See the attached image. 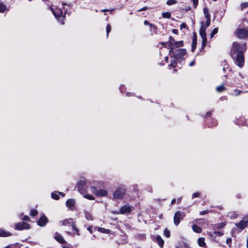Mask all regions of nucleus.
Returning a JSON list of instances; mask_svg holds the SVG:
<instances>
[{"mask_svg":"<svg viewBox=\"0 0 248 248\" xmlns=\"http://www.w3.org/2000/svg\"><path fill=\"white\" fill-rule=\"evenodd\" d=\"M108 10H107V9H104V10H102L101 11L102 12H106V11H108Z\"/></svg>","mask_w":248,"mask_h":248,"instance_id":"56","label":"nucleus"},{"mask_svg":"<svg viewBox=\"0 0 248 248\" xmlns=\"http://www.w3.org/2000/svg\"><path fill=\"white\" fill-rule=\"evenodd\" d=\"M162 44L163 45H164V46H165V44H166V43H163H163H162Z\"/></svg>","mask_w":248,"mask_h":248,"instance_id":"59","label":"nucleus"},{"mask_svg":"<svg viewBox=\"0 0 248 248\" xmlns=\"http://www.w3.org/2000/svg\"><path fill=\"white\" fill-rule=\"evenodd\" d=\"M203 13L204 16L206 18L207 20L205 22V24H204L203 21H201L200 23L201 28L200 30V35L202 39L201 49H203L206 45L207 38L206 30V28L210 26L211 21L210 15L209 13L208 9L206 7L203 8Z\"/></svg>","mask_w":248,"mask_h":248,"instance_id":"2","label":"nucleus"},{"mask_svg":"<svg viewBox=\"0 0 248 248\" xmlns=\"http://www.w3.org/2000/svg\"><path fill=\"white\" fill-rule=\"evenodd\" d=\"M58 12L60 13L61 14H62V11L61 9H58Z\"/></svg>","mask_w":248,"mask_h":248,"instance_id":"57","label":"nucleus"},{"mask_svg":"<svg viewBox=\"0 0 248 248\" xmlns=\"http://www.w3.org/2000/svg\"><path fill=\"white\" fill-rule=\"evenodd\" d=\"M192 228L193 231L196 233H201L202 232V228L196 225H193Z\"/></svg>","mask_w":248,"mask_h":248,"instance_id":"17","label":"nucleus"},{"mask_svg":"<svg viewBox=\"0 0 248 248\" xmlns=\"http://www.w3.org/2000/svg\"><path fill=\"white\" fill-rule=\"evenodd\" d=\"M67 232V233H70V232H69L68 231H67V232Z\"/></svg>","mask_w":248,"mask_h":248,"instance_id":"62","label":"nucleus"},{"mask_svg":"<svg viewBox=\"0 0 248 248\" xmlns=\"http://www.w3.org/2000/svg\"><path fill=\"white\" fill-rule=\"evenodd\" d=\"M51 197L55 200H58L59 199V197L56 192H52L51 193Z\"/></svg>","mask_w":248,"mask_h":248,"instance_id":"29","label":"nucleus"},{"mask_svg":"<svg viewBox=\"0 0 248 248\" xmlns=\"http://www.w3.org/2000/svg\"><path fill=\"white\" fill-rule=\"evenodd\" d=\"M91 190L92 191V192L94 193V194H95L96 195H97V193H98V190L97 189V188L94 187V186H92L91 187Z\"/></svg>","mask_w":248,"mask_h":248,"instance_id":"33","label":"nucleus"},{"mask_svg":"<svg viewBox=\"0 0 248 248\" xmlns=\"http://www.w3.org/2000/svg\"><path fill=\"white\" fill-rule=\"evenodd\" d=\"M111 29V26L109 24H108L106 27V32H107V37L108 36V33L110 31Z\"/></svg>","mask_w":248,"mask_h":248,"instance_id":"31","label":"nucleus"},{"mask_svg":"<svg viewBox=\"0 0 248 248\" xmlns=\"http://www.w3.org/2000/svg\"><path fill=\"white\" fill-rule=\"evenodd\" d=\"M84 212H85V218L86 219H87L88 220H93V216L90 213L87 212V211H85Z\"/></svg>","mask_w":248,"mask_h":248,"instance_id":"18","label":"nucleus"},{"mask_svg":"<svg viewBox=\"0 0 248 248\" xmlns=\"http://www.w3.org/2000/svg\"><path fill=\"white\" fill-rule=\"evenodd\" d=\"M6 10V6L3 4L0 3V12H3Z\"/></svg>","mask_w":248,"mask_h":248,"instance_id":"35","label":"nucleus"},{"mask_svg":"<svg viewBox=\"0 0 248 248\" xmlns=\"http://www.w3.org/2000/svg\"><path fill=\"white\" fill-rule=\"evenodd\" d=\"M205 238L204 237H200L198 239V243L199 246L203 248H206V244L205 243Z\"/></svg>","mask_w":248,"mask_h":248,"instance_id":"14","label":"nucleus"},{"mask_svg":"<svg viewBox=\"0 0 248 248\" xmlns=\"http://www.w3.org/2000/svg\"><path fill=\"white\" fill-rule=\"evenodd\" d=\"M218 31V28H216L210 34V38H212L214 37V36L217 33Z\"/></svg>","mask_w":248,"mask_h":248,"instance_id":"28","label":"nucleus"},{"mask_svg":"<svg viewBox=\"0 0 248 248\" xmlns=\"http://www.w3.org/2000/svg\"><path fill=\"white\" fill-rule=\"evenodd\" d=\"M176 47H179L183 46V42L182 41L175 42V44L173 45Z\"/></svg>","mask_w":248,"mask_h":248,"instance_id":"26","label":"nucleus"},{"mask_svg":"<svg viewBox=\"0 0 248 248\" xmlns=\"http://www.w3.org/2000/svg\"><path fill=\"white\" fill-rule=\"evenodd\" d=\"M175 42H176L174 39L173 38L172 36H170L169 37V41L168 42V44L170 46H172V45H174L175 44Z\"/></svg>","mask_w":248,"mask_h":248,"instance_id":"25","label":"nucleus"},{"mask_svg":"<svg viewBox=\"0 0 248 248\" xmlns=\"http://www.w3.org/2000/svg\"><path fill=\"white\" fill-rule=\"evenodd\" d=\"M11 235V233L5 230L0 229V237H7Z\"/></svg>","mask_w":248,"mask_h":248,"instance_id":"15","label":"nucleus"},{"mask_svg":"<svg viewBox=\"0 0 248 248\" xmlns=\"http://www.w3.org/2000/svg\"><path fill=\"white\" fill-rule=\"evenodd\" d=\"M162 16L163 18H170L171 16V14L170 12H168L163 13Z\"/></svg>","mask_w":248,"mask_h":248,"instance_id":"23","label":"nucleus"},{"mask_svg":"<svg viewBox=\"0 0 248 248\" xmlns=\"http://www.w3.org/2000/svg\"><path fill=\"white\" fill-rule=\"evenodd\" d=\"M176 3V1H167V4L168 5H171L175 4Z\"/></svg>","mask_w":248,"mask_h":248,"instance_id":"38","label":"nucleus"},{"mask_svg":"<svg viewBox=\"0 0 248 248\" xmlns=\"http://www.w3.org/2000/svg\"><path fill=\"white\" fill-rule=\"evenodd\" d=\"M126 189L123 186H120L114 192L113 196L115 199H122L125 196Z\"/></svg>","mask_w":248,"mask_h":248,"instance_id":"3","label":"nucleus"},{"mask_svg":"<svg viewBox=\"0 0 248 248\" xmlns=\"http://www.w3.org/2000/svg\"><path fill=\"white\" fill-rule=\"evenodd\" d=\"M107 191L104 189H100L98 190L97 196H104L106 195Z\"/></svg>","mask_w":248,"mask_h":248,"instance_id":"21","label":"nucleus"},{"mask_svg":"<svg viewBox=\"0 0 248 248\" xmlns=\"http://www.w3.org/2000/svg\"><path fill=\"white\" fill-rule=\"evenodd\" d=\"M131 211V207L128 205L122 206L120 211L121 214L129 213Z\"/></svg>","mask_w":248,"mask_h":248,"instance_id":"13","label":"nucleus"},{"mask_svg":"<svg viewBox=\"0 0 248 248\" xmlns=\"http://www.w3.org/2000/svg\"><path fill=\"white\" fill-rule=\"evenodd\" d=\"M62 225L64 226L70 227L72 226L73 229L77 232V234L79 235L78 230L76 227L75 223L73 221V219L69 218L68 219H65L63 221H61Z\"/></svg>","mask_w":248,"mask_h":248,"instance_id":"4","label":"nucleus"},{"mask_svg":"<svg viewBox=\"0 0 248 248\" xmlns=\"http://www.w3.org/2000/svg\"><path fill=\"white\" fill-rule=\"evenodd\" d=\"M247 7H248V2H243L241 4V8L242 10Z\"/></svg>","mask_w":248,"mask_h":248,"instance_id":"34","label":"nucleus"},{"mask_svg":"<svg viewBox=\"0 0 248 248\" xmlns=\"http://www.w3.org/2000/svg\"><path fill=\"white\" fill-rule=\"evenodd\" d=\"M62 4L63 5H65V3H62Z\"/></svg>","mask_w":248,"mask_h":248,"instance_id":"63","label":"nucleus"},{"mask_svg":"<svg viewBox=\"0 0 248 248\" xmlns=\"http://www.w3.org/2000/svg\"><path fill=\"white\" fill-rule=\"evenodd\" d=\"M168 57H166V59H165V61H167L168 60Z\"/></svg>","mask_w":248,"mask_h":248,"instance_id":"61","label":"nucleus"},{"mask_svg":"<svg viewBox=\"0 0 248 248\" xmlns=\"http://www.w3.org/2000/svg\"><path fill=\"white\" fill-rule=\"evenodd\" d=\"M186 11H188L190 10V7H188L186 9H185Z\"/></svg>","mask_w":248,"mask_h":248,"instance_id":"54","label":"nucleus"},{"mask_svg":"<svg viewBox=\"0 0 248 248\" xmlns=\"http://www.w3.org/2000/svg\"><path fill=\"white\" fill-rule=\"evenodd\" d=\"M172 32H173L174 33H175V34H177V32H178V31H177V30L176 29H173V30H172Z\"/></svg>","mask_w":248,"mask_h":248,"instance_id":"50","label":"nucleus"},{"mask_svg":"<svg viewBox=\"0 0 248 248\" xmlns=\"http://www.w3.org/2000/svg\"><path fill=\"white\" fill-rule=\"evenodd\" d=\"M194 64V61H192V62H191L190 63H189V66H193V65Z\"/></svg>","mask_w":248,"mask_h":248,"instance_id":"52","label":"nucleus"},{"mask_svg":"<svg viewBox=\"0 0 248 248\" xmlns=\"http://www.w3.org/2000/svg\"><path fill=\"white\" fill-rule=\"evenodd\" d=\"M172 52L176 58H180L181 56L186 54V51L185 49H178L175 52L173 51V48H171L170 52Z\"/></svg>","mask_w":248,"mask_h":248,"instance_id":"8","label":"nucleus"},{"mask_svg":"<svg viewBox=\"0 0 248 248\" xmlns=\"http://www.w3.org/2000/svg\"><path fill=\"white\" fill-rule=\"evenodd\" d=\"M225 225H226L225 222H221V223L217 224L215 226V227H216V228L219 229L222 228L223 227H224L225 226Z\"/></svg>","mask_w":248,"mask_h":248,"instance_id":"27","label":"nucleus"},{"mask_svg":"<svg viewBox=\"0 0 248 248\" xmlns=\"http://www.w3.org/2000/svg\"><path fill=\"white\" fill-rule=\"evenodd\" d=\"M156 241L161 248H163L164 242L160 236L157 235L156 236Z\"/></svg>","mask_w":248,"mask_h":248,"instance_id":"16","label":"nucleus"},{"mask_svg":"<svg viewBox=\"0 0 248 248\" xmlns=\"http://www.w3.org/2000/svg\"><path fill=\"white\" fill-rule=\"evenodd\" d=\"M181 200V199H178L177 201L178 202H180Z\"/></svg>","mask_w":248,"mask_h":248,"instance_id":"58","label":"nucleus"},{"mask_svg":"<svg viewBox=\"0 0 248 248\" xmlns=\"http://www.w3.org/2000/svg\"><path fill=\"white\" fill-rule=\"evenodd\" d=\"M148 25H149V26H150V27H153V28H155V29H156V27L155 25H153V24H151V23H149V24Z\"/></svg>","mask_w":248,"mask_h":248,"instance_id":"47","label":"nucleus"},{"mask_svg":"<svg viewBox=\"0 0 248 248\" xmlns=\"http://www.w3.org/2000/svg\"><path fill=\"white\" fill-rule=\"evenodd\" d=\"M84 197L90 200H93L94 199L93 196L90 195H84Z\"/></svg>","mask_w":248,"mask_h":248,"instance_id":"37","label":"nucleus"},{"mask_svg":"<svg viewBox=\"0 0 248 248\" xmlns=\"http://www.w3.org/2000/svg\"><path fill=\"white\" fill-rule=\"evenodd\" d=\"M248 225V220H241L239 223H235V226L240 229L243 230Z\"/></svg>","mask_w":248,"mask_h":248,"instance_id":"11","label":"nucleus"},{"mask_svg":"<svg viewBox=\"0 0 248 248\" xmlns=\"http://www.w3.org/2000/svg\"><path fill=\"white\" fill-rule=\"evenodd\" d=\"M186 23L184 22L181 24L180 29L182 30L183 29H184V28H186Z\"/></svg>","mask_w":248,"mask_h":248,"instance_id":"41","label":"nucleus"},{"mask_svg":"<svg viewBox=\"0 0 248 248\" xmlns=\"http://www.w3.org/2000/svg\"><path fill=\"white\" fill-rule=\"evenodd\" d=\"M59 194L63 197L64 196V194L62 192H59Z\"/></svg>","mask_w":248,"mask_h":248,"instance_id":"53","label":"nucleus"},{"mask_svg":"<svg viewBox=\"0 0 248 248\" xmlns=\"http://www.w3.org/2000/svg\"><path fill=\"white\" fill-rule=\"evenodd\" d=\"M214 233L216 235L220 236L223 235L224 233L222 232H218V231H215L214 232Z\"/></svg>","mask_w":248,"mask_h":248,"instance_id":"36","label":"nucleus"},{"mask_svg":"<svg viewBox=\"0 0 248 248\" xmlns=\"http://www.w3.org/2000/svg\"><path fill=\"white\" fill-rule=\"evenodd\" d=\"M67 206L69 207H71L74 205L75 202L72 199H69L66 202Z\"/></svg>","mask_w":248,"mask_h":248,"instance_id":"19","label":"nucleus"},{"mask_svg":"<svg viewBox=\"0 0 248 248\" xmlns=\"http://www.w3.org/2000/svg\"><path fill=\"white\" fill-rule=\"evenodd\" d=\"M209 115H210V113L208 112V113H206V116H208Z\"/></svg>","mask_w":248,"mask_h":248,"instance_id":"60","label":"nucleus"},{"mask_svg":"<svg viewBox=\"0 0 248 248\" xmlns=\"http://www.w3.org/2000/svg\"><path fill=\"white\" fill-rule=\"evenodd\" d=\"M37 214H38L37 211L36 210H34V209L31 210L30 212V215L32 217L35 216L36 215H37Z\"/></svg>","mask_w":248,"mask_h":248,"instance_id":"32","label":"nucleus"},{"mask_svg":"<svg viewBox=\"0 0 248 248\" xmlns=\"http://www.w3.org/2000/svg\"><path fill=\"white\" fill-rule=\"evenodd\" d=\"M52 10V12H53V13L54 14V16H55V17H56V18H58V17H60V15H56V14L54 12V11L53 10Z\"/></svg>","mask_w":248,"mask_h":248,"instance_id":"48","label":"nucleus"},{"mask_svg":"<svg viewBox=\"0 0 248 248\" xmlns=\"http://www.w3.org/2000/svg\"><path fill=\"white\" fill-rule=\"evenodd\" d=\"M193 1L194 5L195 6V7L196 8V7L197 6V5L198 4V1Z\"/></svg>","mask_w":248,"mask_h":248,"instance_id":"46","label":"nucleus"},{"mask_svg":"<svg viewBox=\"0 0 248 248\" xmlns=\"http://www.w3.org/2000/svg\"><path fill=\"white\" fill-rule=\"evenodd\" d=\"M247 248H248V238L247 240Z\"/></svg>","mask_w":248,"mask_h":248,"instance_id":"55","label":"nucleus"},{"mask_svg":"<svg viewBox=\"0 0 248 248\" xmlns=\"http://www.w3.org/2000/svg\"><path fill=\"white\" fill-rule=\"evenodd\" d=\"M185 217V214L179 211L176 212L173 217L174 223L176 226H177L181 220L183 219Z\"/></svg>","mask_w":248,"mask_h":248,"instance_id":"6","label":"nucleus"},{"mask_svg":"<svg viewBox=\"0 0 248 248\" xmlns=\"http://www.w3.org/2000/svg\"><path fill=\"white\" fill-rule=\"evenodd\" d=\"M216 90L218 92H221L225 90H226V88L224 86V85H222L219 86H218L216 88Z\"/></svg>","mask_w":248,"mask_h":248,"instance_id":"24","label":"nucleus"},{"mask_svg":"<svg viewBox=\"0 0 248 248\" xmlns=\"http://www.w3.org/2000/svg\"><path fill=\"white\" fill-rule=\"evenodd\" d=\"M246 44L240 45L234 42L231 50V55L234 63L240 68L243 67L245 62L244 51L246 50Z\"/></svg>","mask_w":248,"mask_h":248,"instance_id":"1","label":"nucleus"},{"mask_svg":"<svg viewBox=\"0 0 248 248\" xmlns=\"http://www.w3.org/2000/svg\"><path fill=\"white\" fill-rule=\"evenodd\" d=\"M175 202H176L175 199H172L171 202V204H173Z\"/></svg>","mask_w":248,"mask_h":248,"instance_id":"51","label":"nucleus"},{"mask_svg":"<svg viewBox=\"0 0 248 248\" xmlns=\"http://www.w3.org/2000/svg\"><path fill=\"white\" fill-rule=\"evenodd\" d=\"M235 33L238 38L244 39L248 36V30L245 29H238Z\"/></svg>","mask_w":248,"mask_h":248,"instance_id":"5","label":"nucleus"},{"mask_svg":"<svg viewBox=\"0 0 248 248\" xmlns=\"http://www.w3.org/2000/svg\"><path fill=\"white\" fill-rule=\"evenodd\" d=\"M87 230L90 232L91 233H93V230L92 229V228L91 227H89L88 228H87Z\"/></svg>","mask_w":248,"mask_h":248,"instance_id":"45","label":"nucleus"},{"mask_svg":"<svg viewBox=\"0 0 248 248\" xmlns=\"http://www.w3.org/2000/svg\"><path fill=\"white\" fill-rule=\"evenodd\" d=\"M197 45V39L196 38H193L192 41V48L191 51L194 52L196 49Z\"/></svg>","mask_w":248,"mask_h":248,"instance_id":"20","label":"nucleus"},{"mask_svg":"<svg viewBox=\"0 0 248 248\" xmlns=\"http://www.w3.org/2000/svg\"><path fill=\"white\" fill-rule=\"evenodd\" d=\"M23 220L25 221H29L30 220V217L27 216H25L23 217Z\"/></svg>","mask_w":248,"mask_h":248,"instance_id":"43","label":"nucleus"},{"mask_svg":"<svg viewBox=\"0 0 248 248\" xmlns=\"http://www.w3.org/2000/svg\"><path fill=\"white\" fill-rule=\"evenodd\" d=\"M164 234L167 237H170V232L167 229H165Z\"/></svg>","mask_w":248,"mask_h":248,"instance_id":"30","label":"nucleus"},{"mask_svg":"<svg viewBox=\"0 0 248 248\" xmlns=\"http://www.w3.org/2000/svg\"><path fill=\"white\" fill-rule=\"evenodd\" d=\"M86 188V182L84 178L81 179L78 184V190L79 192L84 193Z\"/></svg>","mask_w":248,"mask_h":248,"instance_id":"7","label":"nucleus"},{"mask_svg":"<svg viewBox=\"0 0 248 248\" xmlns=\"http://www.w3.org/2000/svg\"><path fill=\"white\" fill-rule=\"evenodd\" d=\"M148 9V8L147 7H144L142 8H141V9H139L138 10V11H145V10H147Z\"/></svg>","mask_w":248,"mask_h":248,"instance_id":"44","label":"nucleus"},{"mask_svg":"<svg viewBox=\"0 0 248 248\" xmlns=\"http://www.w3.org/2000/svg\"><path fill=\"white\" fill-rule=\"evenodd\" d=\"M98 230L99 232L104 233H109L110 232V230L108 229H106L103 228L99 227Z\"/></svg>","mask_w":248,"mask_h":248,"instance_id":"22","label":"nucleus"},{"mask_svg":"<svg viewBox=\"0 0 248 248\" xmlns=\"http://www.w3.org/2000/svg\"><path fill=\"white\" fill-rule=\"evenodd\" d=\"M232 243V239L231 238H227L226 240V244L228 245L229 246L231 245Z\"/></svg>","mask_w":248,"mask_h":248,"instance_id":"39","label":"nucleus"},{"mask_svg":"<svg viewBox=\"0 0 248 248\" xmlns=\"http://www.w3.org/2000/svg\"><path fill=\"white\" fill-rule=\"evenodd\" d=\"M200 193L199 192H196L194 193L192 195V198L198 197L199 196Z\"/></svg>","mask_w":248,"mask_h":248,"instance_id":"42","label":"nucleus"},{"mask_svg":"<svg viewBox=\"0 0 248 248\" xmlns=\"http://www.w3.org/2000/svg\"><path fill=\"white\" fill-rule=\"evenodd\" d=\"M48 219L46 216L42 215L37 221V224L41 227H44L46 225Z\"/></svg>","mask_w":248,"mask_h":248,"instance_id":"10","label":"nucleus"},{"mask_svg":"<svg viewBox=\"0 0 248 248\" xmlns=\"http://www.w3.org/2000/svg\"><path fill=\"white\" fill-rule=\"evenodd\" d=\"M54 238L60 243L64 244L65 242L62 236L57 232L55 233Z\"/></svg>","mask_w":248,"mask_h":248,"instance_id":"12","label":"nucleus"},{"mask_svg":"<svg viewBox=\"0 0 248 248\" xmlns=\"http://www.w3.org/2000/svg\"><path fill=\"white\" fill-rule=\"evenodd\" d=\"M144 25H149V22L148 21H147V20H145V21H144Z\"/></svg>","mask_w":248,"mask_h":248,"instance_id":"49","label":"nucleus"},{"mask_svg":"<svg viewBox=\"0 0 248 248\" xmlns=\"http://www.w3.org/2000/svg\"><path fill=\"white\" fill-rule=\"evenodd\" d=\"M30 228V225L26 222H21L17 223L16 225L15 229L17 230H22L24 229H29Z\"/></svg>","mask_w":248,"mask_h":248,"instance_id":"9","label":"nucleus"},{"mask_svg":"<svg viewBox=\"0 0 248 248\" xmlns=\"http://www.w3.org/2000/svg\"><path fill=\"white\" fill-rule=\"evenodd\" d=\"M208 213V211L204 210V211H201L200 212V215H204L207 214Z\"/></svg>","mask_w":248,"mask_h":248,"instance_id":"40","label":"nucleus"}]
</instances>
